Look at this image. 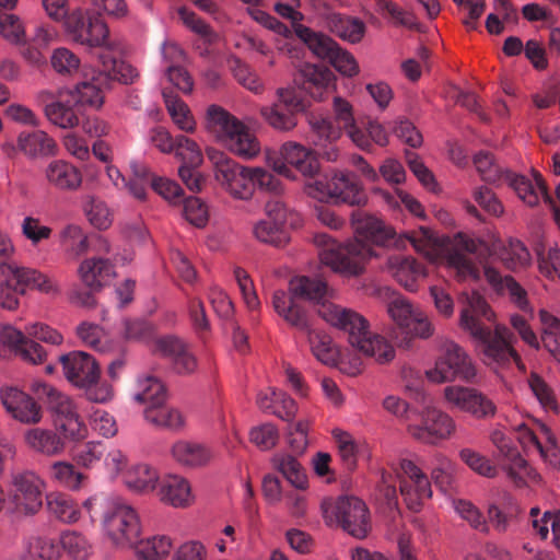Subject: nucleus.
Instances as JSON below:
<instances>
[{
    "instance_id": "1",
    "label": "nucleus",
    "mask_w": 560,
    "mask_h": 560,
    "mask_svg": "<svg viewBox=\"0 0 560 560\" xmlns=\"http://www.w3.org/2000/svg\"><path fill=\"white\" fill-rule=\"evenodd\" d=\"M405 242H409L431 262L444 264L455 272L458 281L479 279V271L466 258V253L476 254L480 258L497 257L512 270L526 268L532 261L530 254L522 242L510 240L505 245L492 234L482 240L464 234L440 238L429 228L421 226L417 233L400 236L397 246H404Z\"/></svg>"
},
{
    "instance_id": "2",
    "label": "nucleus",
    "mask_w": 560,
    "mask_h": 560,
    "mask_svg": "<svg viewBox=\"0 0 560 560\" xmlns=\"http://www.w3.org/2000/svg\"><path fill=\"white\" fill-rule=\"evenodd\" d=\"M459 300L464 305L459 313L458 325L476 342L482 362L498 371L514 361L518 369L524 370L520 355L511 345V335L508 327L497 324L493 336H491V331L476 318V316H483L488 320L494 319V313L486 300L476 291L463 292Z\"/></svg>"
},
{
    "instance_id": "3",
    "label": "nucleus",
    "mask_w": 560,
    "mask_h": 560,
    "mask_svg": "<svg viewBox=\"0 0 560 560\" xmlns=\"http://www.w3.org/2000/svg\"><path fill=\"white\" fill-rule=\"evenodd\" d=\"M357 237L346 244H336L327 234L315 236L320 247L318 257L323 265L343 278H357L365 272L368 262L375 253L370 243H380L383 232L382 222L372 217H358L352 220Z\"/></svg>"
},
{
    "instance_id": "4",
    "label": "nucleus",
    "mask_w": 560,
    "mask_h": 560,
    "mask_svg": "<svg viewBox=\"0 0 560 560\" xmlns=\"http://www.w3.org/2000/svg\"><path fill=\"white\" fill-rule=\"evenodd\" d=\"M103 539L116 550H130L143 534V524L138 511L124 502L106 504L100 521Z\"/></svg>"
},
{
    "instance_id": "5",
    "label": "nucleus",
    "mask_w": 560,
    "mask_h": 560,
    "mask_svg": "<svg viewBox=\"0 0 560 560\" xmlns=\"http://www.w3.org/2000/svg\"><path fill=\"white\" fill-rule=\"evenodd\" d=\"M31 389L38 397L47 399L56 428L65 440L79 442L89 436L88 425L69 396L38 380L32 382Z\"/></svg>"
},
{
    "instance_id": "6",
    "label": "nucleus",
    "mask_w": 560,
    "mask_h": 560,
    "mask_svg": "<svg viewBox=\"0 0 560 560\" xmlns=\"http://www.w3.org/2000/svg\"><path fill=\"white\" fill-rule=\"evenodd\" d=\"M439 355L425 371V378L432 384H443L460 380L472 382L477 375L475 363L470 355L455 341L440 339Z\"/></svg>"
},
{
    "instance_id": "7",
    "label": "nucleus",
    "mask_w": 560,
    "mask_h": 560,
    "mask_svg": "<svg viewBox=\"0 0 560 560\" xmlns=\"http://www.w3.org/2000/svg\"><path fill=\"white\" fill-rule=\"evenodd\" d=\"M68 38L89 49L101 48L103 52L120 50V44L109 35L107 23L88 10L74 9L63 24Z\"/></svg>"
},
{
    "instance_id": "8",
    "label": "nucleus",
    "mask_w": 560,
    "mask_h": 560,
    "mask_svg": "<svg viewBox=\"0 0 560 560\" xmlns=\"http://www.w3.org/2000/svg\"><path fill=\"white\" fill-rule=\"evenodd\" d=\"M206 153L212 165L214 179L223 191L234 200L248 201L254 197L252 166H243L214 148H207Z\"/></svg>"
},
{
    "instance_id": "9",
    "label": "nucleus",
    "mask_w": 560,
    "mask_h": 560,
    "mask_svg": "<svg viewBox=\"0 0 560 560\" xmlns=\"http://www.w3.org/2000/svg\"><path fill=\"white\" fill-rule=\"evenodd\" d=\"M304 191L308 197L326 203L359 206L366 201L357 177L342 171H334L323 178L307 182Z\"/></svg>"
},
{
    "instance_id": "10",
    "label": "nucleus",
    "mask_w": 560,
    "mask_h": 560,
    "mask_svg": "<svg viewBox=\"0 0 560 560\" xmlns=\"http://www.w3.org/2000/svg\"><path fill=\"white\" fill-rule=\"evenodd\" d=\"M325 523L339 525L355 538H364L370 530V517L365 503L352 495L325 499L322 502Z\"/></svg>"
},
{
    "instance_id": "11",
    "label": "nucleus",
    "mask_w": 560,
    "mask_h": 560,
    "mask_svg": "<svg viewBox=\"0 0 560 560\" xmlns=\"http://www.w3.org/2000/svg\"><path fill=\"white\" fill-rule=\"evenodd\" d=\"M406 431L422 444L439 445L453 436L456 422L444 410L428 405L412 412Z\"/></svg>"
},
{
    "instance_id": "12",
    "label": "nucleus",
    "mask_w": 560,
    "mask_h": 560,
    "mask_svg": "<svg viewBox=\"0 0 560 560\" xmlns=\"http://www.w3.org/2000/svg\"><path fill=\"white\" fill-rule=\"evenodd\" d=\"M515 438L528 453H538L541 460L552 468L560 467V448L552 430L542 421L528 418L512 425Z\"/></svg>"
},
{
    "instance_id": "13",
    "label": "nucleus",
    "mask_w": 560,
    "mask_h": 560,
    "mask_svg": "<svg viewBox=\"0 0 560 560\" xmlns=\"http://www.w3.org/2000/svg\"><path fill=\"white\" fill-rule=\"evenodd\" d=\"M266 163L279 175L294 179L289 166L294 167L304 177H313L319 172V163L311 149L296 142L282 144L278 152L266 151Z\"/></svg>"
},
{
    "instance_id": "14",
    "label": "nucleus",
    "mask_w": 560,
    "mask_h": 560,
    "mask_svg": "<svg viewBox=\"0 0 560 560\" xmlns=\"http://www.w3.org/2000/svg\"><path fill=\"white\" fill-rule=\"evenodd\" d=\"M386 312L400 330L413 338L429 339L434 335L435 328L429 315L400 294H395L388 301Z\"/></svg>"
},
{
    "instance_id": "15",
    "label": "nucleus",
    "mask_w": 560,
    "mask_h": 560,
    "mask_svg": "<svg viewBox=\"0 0 560 560\" xmlns=\"http://www.w3.org/2000/svg\"><path fill=\"white\" fill-rule=\"evenodd\" d=\"M442 398L448 409L468 413L476 419L490 418L497 412L493 401L475 387L451 384L443 388Z\"/></svg>"
},
{
    "instance_id": "16",
    "label": "nucleus",
    "mask_w": 560,
    "mask_h": 560,
    "mask_svg": "<svg viewBox=\"0 0 560 560\" xmlns=\"http://www.w3.org/2000/svg\"><path fill=\"white\" fill-rule=\"evenodd\" d=\"M317 313L328 325L347 335L348 343L352 349L371 330L369 320L352 308L335 303H323L318 306Z\"/></svg>"
},
{
    "instance_id": "17",
    "label": "nucleus",
    "mask_w": 560,
    "mask_h": 560,
    "mask_svg": "<svg viewBox=\"0 0 560 560\" xmlns=\"http://www.w3.org/2000/svg\"><path fill=\"white\" fill-rule=\"evenodd\" d=\"M400 492L409 510L418 512L432 497L431 482L427 475L413 462H399Z\"/></svg>"
},
{
    "instance_id": "18",
    "label": "nucleus",
    "mask_w": 560,
    "mask_h": 560,
    "mask_svg": "<svg viewBox=\"0 0 560 560\" xmlns=\"http://www.w3.org/2000/svg\"><path fill=\"white\" fill-rule=\"evenodd\" d=\"M13 501L18 513L34 515L43 506L46 482L36 472L26 470L12 478Z\"/></svg>"
},
{
    "instance_id": "19",
    "label": "nucleus",
    "mask_w": 560,
    "mask_h": 560,
    "mask_svg": "<svg viewBox=\"0 0 560 560\" xmlns=\"http://www.w3.org/2000/svg\"><path fill=\"white\" fill-rule=\"evenodd\" d=\"M44 105V114L47 120L54 126L70 130L80 125V118L74 110L72 100L69 94H61V88L57 91L44 90L37 96Z\"/></svg>"
},
{
    "instance_id": "20",
    "label": "nucleus",
    "mask_w": 560,
    "mask_h": 560,
    "mask_svg": "<svg viewBox=\"0 0 560 560\" xmlns=\"http://www.w3.org/2000/svg\"><path fill=\"white\" fill-rule=\"evenodd\" d=\"M0 400L7 412L23 424H37L43 419L42 407L28 394L16 387L1 388Z\"/></svg>"
},
{
    "instance_id": "21",
    "label": "nucleus",
    "mask_w": 560,
    "mask_h": 560,
    "mask_svg": "<svg viewBox=\"0 0 560 560\" xmlns=\"http://www.w3.org/2000/svg\"><path fill=\"white\" fill-rule=\"evenodd\" d=\"M161 503L174 509H187L196 501L190 480L176 472L166 474L156 493Z\"/></svg>"
},
{
    "instance_id": "22",
    "label": "nucleus",
    "mask_w": 560,
    "mask_h": 560,
    "mask_svg": "<svg viewBox=\"0 0 560 560\" xmlns=\"http://www.w3.org/2000/svg\"><path fill=\"white\" fill-rule=\"evenodd\" d=\"M66 378L75 387L89 386L100 378L95 359L83 351H72L60 357Z\"/></svg>"
},
{
    "instance_id": "23",
    "label": "nucleus",
    "mask_w": 560,
    "mask_h": 560,
    "mask_svg": "<svg viewBox=\"0 0 560 560\" xmlns=\"http://www.w3.org/2000/svg\"><path fill=\"white\" fill-rule=\"evenodd\" d=\"M383 270L409 292H416L419 281L428 277L427 269L413 257L400 254L388 256Z\"/></svg>"
},
{
    "instance_id": "24",
    "label": "nucleus",
    "mask_w": 560,
    "mask_h": 560,
    "mask_svg": "<svg viewBox=\"0 0 560 560\" xmlns=\"http://www.w3.org/2000/svg\"><path fill=\"white\" fill-rule=\"evenodd\" d=\"M43 176L49 187L59 191H78L83 184L81 170L65 159L48 162L43 170Z\"/></svg>"
},
{
    "instance_id": "25",
    "label": "nucleus",
    "mask_w": 560,
    "mask_h": 560,
    "mask_svg": "<svg viewBox=\"0 0 560 560\" xmlns=\"http://www.w3.org/2000/svg\"><path fill=\"white\" fill-rule=\"evenodd\" d=\"M172 462L183 469H198L207 466L213 458V453L203 443L178 439L170 446Z\"/></svg>"
},
{
    "instance_id": "26",
    "label": "nucleus",
    "mask_w": 560,
    "mask_h": 560,
    "mask_svg": "<svg viewBox=\"0 0 560 560\" xmlns=\"http://www.w3.org/2000/svg\"><path fill=\"white\" fill-rule=\"evenodd\" d=\"M307 121L313 132V144L318 149L319 154L323 159L335 162L339 153L334 142L341 137V128L334 126L330 119L315 114H311Z\"/></svg>"
},
{
    "instance_id": "27",
    "label": "nucleus",
    "mask_w": 560,
    "mask_h": 560,
    "mask_svg": "<svg viewBox=\"0 0 560 560\" xmlns=\"http://www.w3.org/2000/svg\"><path fill=\"white\" fill-rule=\"evenodd\" d=\"M154 345L158 353L171 359L178 374L188 375L196 371L197 359L178 338L167 336L158 339Z\"/></svg>"
},
{
    "instance_id": "28",
    "label": "nucleus",
    "mask_w": 560,
    "mask_h": 560,
    "mask_svg": "<svg viewBox=\"0 0 560 560\" xmlns=\"http://www.w3.org/2000/svg\"><path fill=\"white\" fill-rule=\"evenodd\" d=\"M242 122L237 117L217 104L209 105L205 112L203 127L221 145L224 144Z\"/></svg>"
},
{
    "instance_id": "29",
    "label": "nucleus",
    "mask_w": 560,
    "mask_h": 560,
    "mask_svg": "<svg viewBox=\"0 0 560 560\" xmlns=\"http://www.w3.org/2000/svg\"><path fill=\"white\" fill-rule=\"evenodd\" d=\"M298 298H300V295L290 294L289 289L288 292L279 289L273 292L271 304L278 316H280L290 326L300 330H308L310 325L307 314L296 302Z\"/></svg>"
},
{
    "instance_id": "30",
    "label": "nucleus",
    "mask_w": 560,
    "mask_h": 560,
    "mask_svg": "<svg viewBox=\"0 0 560 560\" xmlns=\"http://www.w3.org/2000/svg\"><path fill=\"white\" fill-rule=\"evenodd\" d=\"M25 447L45 456L60 455L66 447L60 435L50 429L34 427L26 429L22 435Z\"/></svg>"
},
{
    "instance_id": "31",
    "label": "nucleus",
    "mask_w": 560,
    "mask_h": 560,
    "mask_svg": "<svg viewBox=\"0 0 560 560\" xmlns=\"http://www.w3.org/2000/svg\"><path fill=\"white\" fill-rule=\"evenodd\" d=\"M505 182L516 192L518 198L527 206L535 207L540 200H547L546 186L540 174L532 172V178L524 175L506 173Z\"/></svg>"
},
{
    "instance_id": "32",
    "label": "nucleus",
    "mask_w": 560,
    "mask_h": 560,
    "mask_svg": "<svg viewBox=\"0 0 560 560\" xmlns=\"http://www.w3.org/2000/svg\"><path fill=\"white\" fill-rule=\"evenodd\" d=\"M78 277L91 291H100L115 277V270L108 259L91 257L82 260L78 267Z\"/></svg>"
},
{
    "instance_id": "33",
    "label": "nucleus",
    "mask_w": 560,
    "mask_h": 560,
    "mask_svg": "<svg viewBox=\"0 0 560 560\" xmlns=\"http://www.w3.org/2000/svg\"><path fill=\"white\" fill-rule=\"evenodd\" d=\"M174 549L173 538L163 533H154L138 538L131 547L138 560H166Z\"/></svg>"
},
{
    "instance_id": "34",
    "label": "nucleus",
    "mask_w": 560,
    "mask_h": 560,
    "mask_svg": "<svg viewBox=\"0 0 560 560\" xmlns=\"http://www.w3.org/2000/svg\"><path fill=\"white\" fill-rule=\"evenodd\" d=\"M499 467L506 480L516 488H525L539 482L538 472L520 452L513 453L511 456L500 460Z\"/></svg>"
},
{
    "instance_id": "35",
    "label": "nucleus",
    "mask_w": 560,
    "mask_h": 560,
    "mask_svg": "<svg viewBox=\"0 0 560 560\" xmlns=\"http://www.w3.org/2000/svg\"><path fill=\"white\" fill-rule=\"evenodd\" d=\"M160 482L159 470L147 463H138L130 466L124 476L126 487L138 494L158 493Z\"/></svg>"
},
{
    "instance_id": "36",
    "label": "nucleus",
    "mask_w": 560,
    "mask_h": 560,
    "mask_svg": "<svg viewBox=\"0 0 560 560\" xmlns=\"http://www.w3.org/2000/svg\"><path fill=\"white\" fill-rule=\"evenodd\" d=\"M60 545L69 560H93L96 556L93 537L79 529H63L60 533Z\"/></svg>"
},
{
    "instance_id": "37",
    "label": "nucleus",
    "mask_w": 560,
    "mask_h": 560,
    "mask_svg": "<svg viewBox=\"0 0 560 560\" xmlns=\"http://www.w3.org/2000/svg\"><path fill=\"white\" fill-rule=\"evenodd\" d=\"M18 149L31 159L58 154L56 140L40 129L21 132L18 137Z\"/></svg>"
},
{
    "instance_id": "38",
    "label": "nucleus",
    "mask_w": 560,
    "mask_h": 560,
    "mask_svg": "<svg viewBox=\"0 0 560 560\" xmlns=\"http://www.w3.org/2000/svg\"><path fill=\"white\" fill-rule=\"evenodd\" d=\"M46 510L50 517L63 525H74L82 520L81 508L70 495L62 492L46 494Z\"/></svg>"
},
{
    "instance_id": "39",
    "label": "nucleus",
    "mask_w": 560,
    "mask_h": 560,
    "mask_svg": "<svg viewBox=\"0 0 560 560\" xmlns=\"http://www.w3.org/2000/svg\"><path fill=\"white\" fill-rule=\"evenodd\" d=\"M61 94H69L73 105L79 108L101 110L105 103L104 91L94 77L77 83L73 88H61Z\"/></svg>"
},
{
    "instance_id": "40",
    "label": "nucleus",
    "mask_w": 560,
    "mask_h": 560,
    "mask_svg": "<svg viewBox=\"0 0 560 560\" xmlns=\"http://www.w3.org/2000/svg\"><path fill=\"white\" fill-rule=\"evenodd\" d=\"M357 352L372 359L377 364H387L396 357L395 347L384 336L370 330L354 347Z\"/></svg>"
},
{
    "instance_id": "41",
    "label": "nucleus",
    "mask_w": 560,
    "mask_h": 560,
    "mask_svg": "<svg viewBox=\"0 0 560 560\" xmlns=\"http://www.w3.org/2000/svg\"><path fill=\"white\" fill-rule=\"evenodd\" d=\"M143 417L148 423L159 429L180 432L186 428V417L183 411L166 402L154 409L144 408Z\"/></svg>"
},
{
    "instance_id": "42",
    "label": "nucleus",
    "mask_w": 560,
    "mask_h": 560,
    "mask_svg": "<svg viewBox=\"0 0 560 560\" xmlns=\"http://www.w3.org/2000/svg\"><path fill=\"white\" fill-rule=\"evenodd\" d=\"M223 147L234 155L246 161L256 159L261 152L259 140L249 131L244 122L224 142Z\"/></svg>"
},
{
    "instance_id": "43",
    "label": "nucleus",
    "mask_w": 560,
    "mask_h": 560,
    "mask_svg": "<svg viewBox=\"0 0 560 560\" xmlns=\"http://www.w3.org/2000/svg\"><path fill=\"white\" fill-rule=\"evenodd\" d=\"M289 290L292 295H300L308 301H313L319 306L326 303V298H332L334 291L329 290L326 282L317 278L305 276L294 277L289 281Z\"/></svg>"
},
{
    "instance_id": "44",
    "label": "nucleus",
    "mask_w": 560,
    "mask_h": 560,
    "mask_svg": "<svg viewBox=\"0 0 560 560\" xmlns=\"http://www.w3.org/2000/svg\"><path fill=\"white\" fill-rule=\"evenodd\" d=\"M272 467L296 490L305 491L308 480L300 462L287 453H277L271 457Z\"/></svg>"
},
{
    "instance_id": "45",
    "label": "nucleus",
    "mask_w": 560,
    "mask_h": 560,
    "mask_svg": "<svg viewBox=\"0 0 560 560\" xmlns=\"http://www.w3.org/2000/svg\"><path fill=\"white\" fill-rule=\"evenodd\" d=\"M485 276L488 282L498 291L502 293H509L511 300L516 304L518 308L524 312L533 314L524 289L511 277L502 278L500 273L490 266H485Z\"/></svg>"
},
{
    "instance_id": "46",
    "label": "nucleus",
    "mask_w": 560,
    "mask_h": 560,
    "mask_svg": "<svg viewBox=\"0 0 560 560\" xmlns=\"http://www.w3.org/2000/svg\"><path fill=\"white\" fill-rule=\"evenodd\" d=\"M135 401L145 405V408H156L167 400L164 384L153 376H141L137 380V390L132 395Z\"/></svg>"
},
{
    "instance_id": "47",
    "label": "nucleus",
    "mask_w": 560,
    "mask_h": 560,
    "mask_svg": "<svg viewBox=\"0 0 560 560\" xmlns=\"http://www.w3.org/2000/svg\"><path fill=\"white\" fill-rule=\"evenodd\" d=\"M166 110L172 122L185 133H194L197 130V120L190 107L177 95L163 92Z\"/></svg>"
},
{
    "instance_id": "48",
    "label": "nucleus",
    "mask_w": 560,
    "mask_h": 560,
    "mask_svg": "<svg viewBox=\"0 0 560 560\" xmlns=\"http://www.w3.org/2000/svg\"><path fill=\"white\" fill-rule=\"evenodd\" d=\"M538 315L544 347L557 362H560V319L544 308L539 311Z\"/></svg>"
},
{
    "instance_id": "49",
    "label": "nucleus",
    "mask_w": 560,
    "mask_h": 560,
    "mask_svg": "<svg viewBox=\"0 0 560 560\" xmlns=\"http://www.w3.org/2000/svg\"><path fill=\"white\" fill-rule=\"evenodd\" d=\"M328 25L334 34L351 44L361 42L365 34V24L355 18L332 14Z\"/></svg>"
},
{
    "instance_id": "50",
    "label": "nucleus",
    "mask_w": 560,
    "mask_h": 560,
    "mask_svg": "<svg viewBox=\"0 0 560 560\" xmlns=\"http://www.w3.org/2000/svg\"><path fill=\"white\" fill-rule=\"evenodd\" d=\"M49 476L58 486L71 491L80 490L85 479L83 472L78 470L73 464L66 460L51 464Z\"/></svg>"
},
{
    "instance_id": "51",
    "label": "nucleus",
    "mask_w": 560,
    "mask_h": 560,
    "mask_svg": "<svg viewBox=\"0 0 560 560\" xmlns=\"http://www.w3.org/2000/svg\"><path fill=\"white\" fill-rule=\"evenodd\" d=\"M308 342L313 355L323 364L334 368L338 358L339 347L325 334L312 332L310 329Z\"/></svg>"
},
{
    "instance_id": "52",
    "label": "nucleus",
    "mask_w": 560,
    "mask_h": 560,
    "mask_svg": "<svg viewBox=\"0 0 560 560\" xmlns=\"http://www.w3.org/2000/svg\"><path fill=\"white\" fill-rule=\"evenodd\" d=\"M265 122L278 131H290L298 125L296 115L277 102L260 108Z\"/></svg>"
},
{
    "instance_id": "53",
    "label": "nucleus",
    "mask_w": 560,
    "mask_h": 560,
    "mask_svg": "<svg viewBox=\"0 0 560 560\" xmlns=\"http://www.w3.org/2000/svg\"><path fill=\"white\" fill-rule=\"evenodd\" d=\"M539 513L538 508H532L534 529L541 539H547L551 529L553 544L560 551V511H546L540 518H537Z\"/></svg>"
},
{
    "instance_id": "54",
    "label": "nucleus",
    "mask_w": 560,
    "mask_h": 560,
    "mask_svg": "<svg viewBox=\"0 0 560 560\" xmlns=\"http://www.w3.org/2000/svg\"><path fill=\"white\" fill-rule=\"evenodd\" d=\"M295 33L298 37L307 45L312 52L322 59H328L337 47V44L330 37L313 32L306 26H296Z\"/></svg>"
},
{
    "instance_id": "55",
    "label": "nucleus",
    "mask_w": 560,
    "mask_h": 560,
    "mask_svg": "<svg viewBox=\"0 0 560 560\" xmlns=\"http://www.w3.org/2000/svg\"><path fill=\"white\" fill-rule=\"evenodd\" d=\"M109 52H102L98 56L102 71L110 79L121 83H132L139 75L137 69L124 60H117L108 56Z\"/></svg>"
},
{
    "instance_id": "56",
    "label": "nucleus",
    "mask_w": 560,
    "mask_h": 560,
    "mask_svg": "<svg viewBox=\"0 0 560 560\" xmlns=\"http://www.w3.org/2000/svg\"><path fill=\"white\" fill-rule=\"evenodd\" d=\"M254 236L261 243L270 244L277 247L283 246L290 241L287 226L261 219L253 226Z\"/></svg>"
},
{
    "instance_id": "57",
    "label": "nucleus",
    "mask_w": 560,
    "mask_h": 560,
    "mask_svg": "<svg viewBox=\"0 0 560 560\" xmlns=\"http://www.w3.org/2000/svg\"><path fill=\"white\" fill-rule=\"evenodd\" d=\"M331 434L337 443L342 463L350 469L354 468L364 445L357 441L349 432L339 428L334 429Z\"/></svg>"
},
{
    "instance_id": "58",
    "label": "nucleus",
    "mask_w": 560,
    "mask_h": 560,
    "mask_svg": "<svg viewBox=\"0 0 560 560\" xmlns=\"http://www.w3.org/2000/svg\"><path fill=\"white\" fill-rule=\"evenodd\" d=\"M103 472L110 479L125 476L130 468L129 457L126 452L116 445L107 444L101 465Z\"/></svg>"
},
{
    "instance_id": "59",
    "label": "nucleus",
    "mask_w": 560,
    "mask_h": 560,
    "mask_svg": "<svg viewBox=\"0 0 560 560\" xmlns=\"http://www.w3.org/2000/svg\"><path fill=\"white\" fill-rule=\"evenodd\" d=\"M106 445L101 441H89L75 450L72 459L85 469L101 467Z\"/></svg>"
},
{
    "instance_id": "60",
    "label": "nucleus",
    "mask_w": 560,
    "mask_h": 560,
    "mask_svg": "<svg viewBox=\"0 0 560 560\" xmlns=\"http://www.w3.org/2000/svg\"><path fill=\"white\" fill-rule=\"evenodd\" d=\"M180 165L200 166L203 162V154L199 144L185 135L176 136L173 152Z\"/></svg>"
},
{
    "instance_id": "61",
    "label": "nucleus",
    "mask_w": 560,
    "mask_h": 560,
    "mask_svg": "<svg viewBox=\"0 0 560 560\" xmlns=\"http://www.w3.org/2000/svg\"><path fill=\"white\" fill-rule=\"evenodd\" d=\"M458 456L470 470L481 477L495 478L499 474L498 466L492 464V462L486 455L470 447L462 448L458 453Z\"/></svg>"
},
{
    "instance_id": "62",
    "label": "nucleus",
    "mask_w": 560,
    "mask_h": 560,
    "mask_svg": "<svg viewBox=\"0 0 560 560\" xmlns=\"http://www.w3.org/2000/svg\"><path fill=\"white\" fill-rule=\"evenodd\" d=\"M472 162L481 179L489 183H498L506 179V170L499 165L489 152L480 151L474 155Z\"/></svg>"
},
{
    "instance_id": "63",
    "label": "nucleus",
    "mask_w": 560,
    "mask_h": 560,
    "mask_svg": "<svg viewBox=\"0 0 560 560\" xmlns=\"http://www.w3.org/2000/svg\"><path fill=\"white\" fill-rule=\"evenodd\" d=\"M0 36L12 45L26 43V30L22 19L13 13L0 12Z\"/></svg>"
},
{
    "instance_id": "64",
    "label": "nucleus",
    "mask_w": 560,
    "mask_h": 560,
    "mask_svg": "<svg viewBox=\"0 0 560 560\" xmlns=\"http://www.w3.org/2000/svg\"><path fill=\"white\" fill-rule=\"evenodd\" d=\"M26 289L36 290L49 298H57L61 293L60 284L54 277L30 267L25 281Z\"/></svg>"
}]
</instances>
